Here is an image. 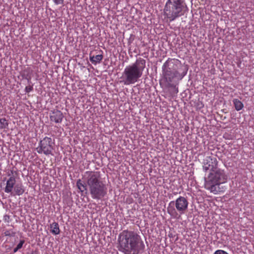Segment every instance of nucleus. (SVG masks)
<instances>
[{
  "mask_svg": "<svg viewBox=\"0 0 254 254\" xmlns=\"http://www.w3.org/2000/svg\"><path fill=\"white\" fill-rule=\"evenodd\" d=\"M119 250L125 254H138L145 246L140 236L132 231L124 230L118 237Z\"/></svg>",
  "mask_w": 254,
  "mask_h": 254,
  "instance_id": "f257e3e1",
  "label": "nucleus"
},
{
  "mask_svg": "<svg viewBox=\"0 0 254 254\" xmlns=\"http://www.w3.org/2000/svg\"><path fill=\"white\" fill-rule=\"evenodd\" d=\"M181 66V62L175 59L169 58L162 65V77L160 84L167 87L174 86L176 79L181 80L187 71L180 73L178 70Z\"/></svg>",
  "mask_w": 254,
  "mask_h": 254,
  "instance_id": "f03ea898",
  "label": "nucleus"
},
{
  "mask_svg": "<svg viewBox=\"0 0 254 254\" xmlns=\"http://www.w3.org/2000/svg\"><path fill=\"white\" fill-rule=\"evenodd\" d=\"M84 180L86 183L87 190L93 199L99 200L106 195L107 189L99 172L86 171L84 174Z\"/></svg>",
  "mask_w": 254,
  "mask_h": 254,
  "instance_id": "7ed1b4c3",
  "label": "nucleus"
},
{
  "mask_svg": "<svg viewBox=\"0 0 254 254\" xmlns=\"http://www.w3.org/2000/svg\"><path fill=\"white\" fill-rule=\"evenodd\" d=\"M146 61L142 58L137 59L135 62L127 65L124 69L120 82L125 85L132 84L136 82L142 76L145 67Z\"/></svg>",
  "mask_w": 254,
  "mask_h": 254,
  "instance_id": "20e7f679",
  "label": "nucleus"
},
{
  "mask_svg": "<svg viewBox=\"0 0 254 254\" xmlns=\"http://www.w3.org/2000/svg\"><path fill=\"white\" fill-rule=\"evenodd\" d=\"M227 177L222 170H216L211 172L207 177L204 178V188L214 194L222 192L226 189L220 187L226 182Z\"/></svg>",
  "mask_w": 254,
  "mask_h": 254,
  "instance_id": "39448f33",
  "label": "nucleus"
},
{
  "mask_svg": "<svg viewBox=\"0 0 254 254\" xmlns=\"http://www.w3.org/2000/svg\"><path fill=\"white\" fill-rule=\"evenodd\" d=\"M185 3L184 0H167L164 8V15L170 21L183 15Z\"/></svg>",
  "mask_w": 254,
  "mask_h": 254,
  "instance_id": "423d86ee",
  "label": "nucleus"
},
{
  "mask_svg": "<svg viewBox=\"0 0 254 254\" xmlns=\"http://www.w3.org/2000/svg\"><path fill=\"white\" fill-rule=\"evenodd\" d=\"M189 202L187 198L180 196L175 201H170L167 208L168 213L173 218H176L178 213L184 214L188 209Z\"/></svg>",
  "mask_w": 254,
  "mask_h": 254,
  "instance_id": "0eeeda50",
  "label": "nucleus"
},
{
  "mask_svg": "<svg viewBox=\"0 0 254 254\" xmlns=\"http://www.w3.org/2000/svg\"><path fill=\"white\" fill-rule=\"evenodd\" d=\"M54 141L52 138L45 137L40 141L36 150L39 154L44 153L46 155L51 154L54 149Z\"/></svg>",
  "mask_w": 254,
  "mask_h": 254,
  "instance_id": "6e6552de",
  "label": "nucleus"
},
{
  "mask_svg": "<svg viewBox=\"0 0 254 254\" xmlns=\"http://www.w3.org/2000/svg\"><path fill=\"white\" fill-rule=\"evenodd\" d=\"M217 160L215 157L213 156H206L203 161V169L204 171L210 170L215 172L217 168Z\"/></svg>",
  "mask_w": 254,
  "mask_h": 254,
  "instance_id": "1a4fd4ad",
  "label": "nucleus"
},
{
  "mask_svg": "<svg viewBox=\"0 0 254 254\" xmlns=\"http://www.w3.org/2000/svg\"><path fill=\"white\" fill-rule=\"evenodd\" d=\"M16 172L13 170H10L7 172V176L9 177L6 182V186L4 190L5 192H11L13 187L15 185L16 178L14 175Z\"/></svg>",
  "mask_w": 254,
  "mask_h": 254,
  "instance_id": "9d476101",
  "label": "nucleus"
},
{
  "mask_svg": "<svg viewBox=\"0 0 254 254\" xmlns=\"http://www.w3.org/2000/svg\"><path fill=\"white\" fill-rule=\"evenodd\" d=\"M63 114L58 110L52 111L50 116L51 121L56 123H61L63 121Z\"/></svg>",
  "mask_w": 254,
  "mask_h": 254,
  "instance_id": "9b49d317",
  "label": "nucleus"
},
{
  "mask_svg": "<svg viewBox=\"0 0 254 254\" xmlns=\"http://www.w3.org/2000/svg\"><path fill=\"white\" fill-rule=\"evenodd\" d=\"M25 191V189L23 185L21 183L16 184L13 187V189L12 190L11 192H7V193H10L11 195H21Z\"/></svg>",
  "mask_w": 254,
  "mask_h": 254,
  "instance_id": "f8f14e48",
  "label": "nucleus"
},
{
  "mask_svg": "<svg viewBox=\"0 0 254 254\" xmlns=\"http://www.w3.org/2000/svg\"><path fill=\"white\" fill-rule=\"evenodd\" d=\"M103 58L102 54L97 55L96 56H92L91 54L89 55V59L90 62L94 65L100 63Z\"/></svg>",
  "mask_w": 254,
  "mask_h": 254,
  "instance_id": "ddd939ff",
  "label": "nucleus"
},
{
  "mask_svg": "<svg viewBox=\"0 0 254 254\" xmlns=\"http://www.w3.org/2000/svg\"><path fill=\"white\" fill-rule=\"evenodd\" d=\"M51 228V232L54 235H58L60 234V230L59 228V226L58 223L53 222L50 225Z\"/></svg>",
  "mask_w": 254,
  "mask_h": 254,
  "instance_id": "4468645a",
  "label": "nucleus"
},
{
  "mask_svg": "<svg viewBox=\"0 0 254 254\" xmlns=\"http://www.w3.org/2000/svg\"><path fill=\"white\" fill-rule=\"evenodd\" d=\"M233 104L235 109L237 111H240L244 107V105L242 102L237 99H234L233 101Z\"/></svg>",
  "mask_w": 254,
  "mask_h": 254,
  "instance_id": "2eb2a0df",
  "label": "nucleus"
},
{
  "mask_svg": "<svg viewBox=\"0 0 254 254\" xmlns=\"http://www.w3.org/2000/svg\"><path fill=\"white\" fill-rule=\"evenodd\" d=\"M76 185L78 189L80 190L81 192H83L84 190H87V187H86V183L85 181V184H83L80 180H79L77 181Z\"/></svg>",
  "mask_w": 254,
  "mask_h": 254,
  "instance_id": "dca6fc26",
  "label": "nucleus"
},
{
  "mask_svg": "<svg viewBox=\"0 0 254 254\" xmlns=\"http://www.w3.org/2000/svg\"><path fill=\"white\" fill-rule=\"evenodd\" d=\"M8 123L5 118L0 119V129H5L8 127Z\"/></svg>",
  "mask_w": 254,
  "mask_h": 254,
  "instance_id": "f3484780",
  "label": "nucleus"
},
{
  "mask_svg": "<svg viewBox=\"0 0 254 254\" xmlns=\"http://www.w3.org/2000/svg\"><path fill=\"white\" fill-rule=\"evenodd\" d=\"M214 254H228V253L223 250H218L216 251Z\"/></svg>",
  "mask_w": 254,
  "mask_h": 254,
  "instance_id": "a211bd4d",
  "label": "nucleus"
},
{
  "mask_svg": "<svg viewBox=\"0 0 254 254\" xmlns=\"http://www.w3.org/2000/svg\"><path fill=\"white\" fill-rule=\"evenodd\" d=\"M53 1L55 4L59 5L63 4L64 0H53Z\"/></svg>",
  "mask_w": 254,
  "mask_h": 254,
  "instance_id": "6ab92c4d",
  "label": "nucleus"
},
{
  "mask_svg": "<svg viewBox=\"0 0 254 254\" xmlns=\"http://www.w3.org/2000/svg\"><path fill=\"white\" fill-rule=\"evenodd\" d=\"M14 233L11 232L10 230H7L4 232V235L6 236H13Z\"/></svg>",
  "mask_w": 254,
  "mask_h": 254,
  "instance_id": "aec40b11",
  "label": "nucleus"
},
{
  "mask_svg": "<svg viewBox=\"0 0 254 254\" xmlns=\"http://www.w3.org/2000/svg\"><path fill=\"white\" fill-rule=\"evenodd\" d=\"M24 243H25L24 240H20L19 244L17 245L16 247L18 248V249H20L22 247L23 245L24 244Z\"/></svg>",
  "mask_w": 254,
  "mask_h": 254,
  "instance_id": "412c9836",
  "label": "nucleus"
},
{
  "mask_svg": "<svg viewBox=\"0 0 254 254\" xmlns=\"http://www.w3.org/2000/svg\"><path fill=\"white\" fill-rule=\"evenodd\" d=\"M32 89H33L32 87L30 86H26L25 87V91L27 93L30 92L32 90Z\"/></svg>",
  "mask_w": 254,
  "mask_h": 254,
  "instance_id": "4be33fe9",
  "label": "nucleus"
},
{
  "mask_svg": "<svg viewBox=\"0 0 254 254\" xmlns=\"http://www.w3.org/2000/svg\"><path fill=\"white\" fill-rule=\"evenodd\" d=\"M18 250H19V249H18V248L16 247V248H15L14 249H13V252L15 253H16Z\"/></svg>",
  "mask_w": 254,
  "mask_h": 254,
  "instance_id": "5701e85b",
  "label": "nucleus"
}]
</instances>
